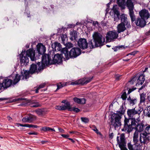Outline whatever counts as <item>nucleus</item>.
<instances>
[{"mask_svg":"<svg viewBox=\"0 0 150 150\" xmlns=\"http://www.w3.org/2000/svg\"><path fill=\"white\" fill-rule=\"evenodd\" d=\"M93 40H90L88 43L86 40L84 38H80L78 41V45L82 49H86L88 44L90 48L92 49L101 46L103 45L105 39L102 35L98 32H95L93 35Z\"/></svg>","mask_w":150,"mask_h":150,"instance_id":"f257e3e1","label":"nucleus"},{"mask_svg":"<svg viewBox=\"0 0 150 150\" xmlns=\"http://www.w3.org/2000/svg\"><path fill=\"white\" fill-rule=\"evenodd\" d=\"M62 61L61 55L58 54L55 55L52 61L50 55L44 54L42 56L41 62H38L37 64L39 66L38 69L41 70L43 69L45 66L51 65L52 63L58 64L62 63Z\"/></svg>","mask_w":150,"mask_h":150,"instance_id":"f03ea898","label":"nucleus"},{"mask_svg":"<svg viewBox=\"0 0 150 150\" xmlns=\"http://www.w3.org/2000/svg\"><path fill=\"white\" fill-rule=\"evenodd\" d=\"M29 73L28 71H25L21 75H19L18 74H16L13 80L6 78L3 80L2 83L5 89H6L10 87L12 85H15L18 83L21 79L23 80H26L29 77Z\"/></svg>","mask_w":150,"mask_h":150,"instance_id":"7ed1b4c3","label":"nucleus"},{"mask_svg":"<svg viewBox=\"0 0 150 150\" xmlns=\"http://www.w3.org/2000/svg\"><path fill=\"white\" fill-rule=\"evenodd\" d=\"M20 63L22 66L28 65L29 62V57L32 61L36 60L35 52L33 49L30 48L26 51H23L20 54Z\"/></svg>","mask_w":150,"mask_h":150,"instance_id":"20e7f679","label":"nucleus"},{"mask_svg":"<svg viewBox=\"0 0 150 150\" xmlns=\"http://www.w3.org/2000/svg\"><path fill=\"white\" fill-rule=\"evenodd\" d=\"M125 112V109L122 105L121 106L118 111H117V113L112 114L110 122L111 125H112L115 128L118 127L121 125V119Z\"/></svg>","mask_w":150,"mask_h":150,"instance_id":"39448f33","label":"nucleus"},{"mask_svg":"<svg viewBox=\"0 0 150 150\" xmlns=\"http://www.w3.org/2000/svg\"><path fill=\"white\" fill-rule=\"evenodd\" d=\"M62 54H64V57L67 60L70 58H76L81 53V50L78 47H74L69 52L67 48H64L62 50Z\"/></svg>","mask_w":150,"mask_h":150,"instance_id":"423d86ee","label":"nucleus"},{"mask_svg":"<svg viewBox=\"0 0 150 150\" xmlns=\"http://www.w3.org/2000/svg\"><path fill=\"white\" fill-rule=\"evenodd\" d=\"M142 110V109L139 107L138 109L135 107L131 109H129L127 111V115L129 117H131L132 118L136 117V116L137 117H139L140 114Z\"/></svg>","mask_w":150,"mask_h":150,"instance_id":"0eeeda50","label":"nucleus"},{"mask_svg":"<svg viewBox=\"0 0 150 150\" xmlns=\"http://www.w3.org/2000/svg\"><path fill=\"white\" fill-rule=\"evenodd\" d=\"M126 6L129 10V14L131 18V21L133 22L135 21L136 18L133 11L134 5L131 0H127Z\"/></svg>","mask_w":150,"mask_h":150,"instance_id":"6e6552de","label":"nucleus"},{"mask_svg":"<svg viewBox=\"0 0 150 150\" xmlns=\"http://www.w3.org/2000/svg\"><path fill=\"white\" fill-rule=\"evenodd\" d=\"M117 141L119 147L121 149L123 148H124V149L123 150L127 149L126 148H124L126 146V144L124 134H121L120 137L117 136Z\"/></svg>","mask_w":150,"mask_h":150,"instance_id":"1a4fd4ad","label":"nucleus"},{"mask_svg":"<svg viewBox=\"0 0 150 150\" xmlns=\"http://www.w3.org/2000/svg\"><path fill=\"white\" fill-rule=\"evenodd\" d=\"M118 33L116 31H110L108 32L106 36V38L108 42H113L117 38L118 36Z\"/></svg>","mask_w":150,"mask_h":150,"instance_id":"9d476101","label":"nucleus"},{"mask_svg":"<svg viewBox=\"0 0 150 150\" xmlns=\"http://www.w3.org/2000/svg\"><path fill=\"white\" fill-rule=\"evenodd\" d=\"M124 122V127L122 129V131L129 134L133 130L134 128L132 126L129 122V119L125 118Z\"/></svg>","mask_w":150,"mask_h":150,"instance_id":"9b49d317","label":"nucleus"},{"mask_svg":"<svg viewBox=\"0 0 150 150\" xmlns=\"http://www.w3.org/2000/svg\"><path fill=\"white\" fill-rule=\"evenodd\" d=\"M150 140V137L145 133H141L139 134V140L141 144H144L148 143Z\"/></svg>","mask_w":150,"mask_h":150,"instance_id":"f8f14e48","label":"nucleus"},{"mask_svg":"<svg viewBox=\"0 0 150 150\" xmlns=\"http://www.w3.org/2000/svg\"><path fill=\"white\" fill-rule=\"evenodd\" d=\"M121 23L125 24L126 27L128 28H131V26L130 22L128 21L127 18V16L124 13L122 14L120 16Z\"/></svg>","mask_w":150,"mask_h":150,"instance_id":"ddd939ff","label":"nucleus"},{"mask_svg":"<svg viewBox=\"0 0 150 150\" xmlns=\"http://www.w3.org/2000/svg\"><path fill=\"white\" fill-rule=\"evenodd\" d=\"M139 14L141 18L144 20L148 19L150 15L148 10L146 9H143L140 11Z\"/></svg>","mask_w":150,"mask_h":150,"instance_id":"4468645a","label":"nucleus"},{"mask_svg":"<svg viewBox=\"0 0 150 150\" xmlns=\"http://www.w3.org/2000/svg\"><path fill=\"white\" fill-rule=\"evenodd\" d=\"M116 5H114L112 10L114 12V21L115 22H117L119 19L120 13L117 10L116 7Z\"/></svg>","mask_w":150,"mask_h":150,"instance_id":"2eb2a0df","label":"nucleus"},{"mask_svg":"<svg viewBox=\"0 0 150 150\" xmlns=\"http://www.w3.org/2000/svg\"><path fill=\"white\" fill-rule=\"evenodd\" d=\"M37 51L39 54H42L46 51L45 47L41 44H38L37 46Z\"/></svg>","mask_w":150,"mask_h":150,"instance_id":"dca6fc26","label":"nucleus"},{"mask_svg":"<svg viewBox=\"0 0 150 150\" xmlns=\"http://www.w3.org/2000/svg\"><path fill=\"white\" fill-rule=\"evenodd\" d=\"M135 23L136 25L140 27H144L146 24L145 20L140 17L137 18L135 21Z\"/></svg>","mask_w":150,"mask_h":150,"instance_id":"f3484780","label":"nucleus"},{"mask_svg":"<svg viewBox=\"0 0 150 150\" xmlns=\"http://www.w3.org/2000/svg\"><path fill=\"white\" fill-rule=\"evenodd\" d=\"M139 117H136L131 119H129V122L132 127L133 126H136L139 123L140 120L139 119Z\"/></svg>","mask_w":150,"mask_h":150,"instance_id":"a211bd4d","label":"nucleus"},{"mask_svg":"<svg viewBox=\"0 0 150 150\" xmlns=\"http://www.w3.org/2000/svg\"><path fill=\"white\" fill-rule=\"evenodd\" d=\"M145 127L143 122H141L137 125L135 127L134 129L135 131L134 132H137L138 133L141 132L144 130V127Z\"/></svg>","mask_w":150,"mask_h":150,"instance_id":"6ab92c4d","label":"nucleus"},{"mask_svg":"<svg viewBox=\"0 0 150 150\" xmlns=\"http://www.w3.org/2000/svg\"><path fill=\"white\" fill-rule=\"evenodd\" d=\"M52 47L55 51H60L61 50V53L63 55L64 54H62V49L61 44L57 42H55L52 45Z\"/></svg>","mask_w":150,"mask_h":150,"instance_id":"aec40b11","label":"nucleus"},{"mask_svg":"<svg viewBox=\"0 0 150 150\" xmlns=\"http://www.w3.org/2000/svg\"><path fill=\"white\" fill-rule=\"evenodd\" d=\"M126 25L123 24L122 23H120L117 26V30L118 33H120L125 31L126 28L125 27Z\"/></svg>","mask_w":150,"mask_h":150,"instance_id":"412c9836","label":"nucleus"},{"mask_svg":"<svg viewBox=\"0 0 150 150\" xmlns=\"http://www.w3.org/2000/svg\"><path fill=\"white\" fill-rule=\"evenodd\" d=\"M36 118L35 116L31 115L27 117H23L22 119V121L24 122L30 123L33 121Z\"/></svg>","mask_w":150,"mask_h":150,"instance_id":"4be33fe9","label":"nucleus"},{"mask_svg":"<svg viewBox=\"0 0 150 150\" xmlns=\"http://www.w3.org/2000/svg\"><path fill=\"white\" fill-rule=\"evenodd\" d=\"M93 79V77L89 78H83L79 80L80 83L81 84L84 85L86 84L91 81Z\"/></svg>","mask_w":150,"mask_h":150,"instance_id":"5701e85b","label":"nucleus"},{"mask_svg":"<svg viewBox=\"0 0 150 150\" xmlns=\"http://www.w3.org/2000/svg\"><path fill=\"white\" fill-rule=\"evenodd\" d=\"M145 80V76L143 74L141 75L138 79L137 82V83L136 84V85H142L144 82Z\"/></svg>","mask_w":150,"mask_h":150,"instance_id":"b1692460","label":"nucleus"},{"mask_svg":"<svg viewBox=\"0 0 150 150\" xmlns=\"http://www.w3.org/2000/svg\"><path fill=\"white\" fill-rule=\"evenodd\" d=\"M74 101L78 104H84L86 103V100L84 98H79L75 97L74 98Z\"/></svg>","mask_w":150,"mask_h":150,"instance_id":"393cba45","label":"nucleus"},{"mask_svg":"<svg viewBox=\"0 0 150 150\" xmlns=\"http://www.w3.org/2000/svg\"><path fill=\"white\" fill-rule=\"evenodd\" d=\"M125 0H117V3L122 9L125 8Z\"/></svg>","mask_w":150,"mask_h":150,"instance_id":"a878e982","label":"nucleus"},{"mask_svg":"<svg viewBox=\"0 0 150 150\" xmlns=\"http://www.w3.org/2000/svg\"><path fill=\"white\" fill-rule=\"evenodd\" d=\"M139 133L137 132H134L133 137V141L134 143V145H136L139 142Z\"/></svg>","mask_w":150,"mask_h":150,"instance_id":"bb28decb","label":"nucleus"},{"mask_svg":"<svg viewBox=\"0 0 150 150\" xmlns=\"http://www.w3.org/2000/svg\"><path fill=\"white\" fill-rule=\"evenodd\" d=\"M37 69V65L32 64L30 66L29 72L30 74H33L35 72Z\"/></svg>","mask_w":150,"mask_h":150,"instance_id":"cd10ccee","label":"nucleus"},{"mask_svg":"<svg viewBox=\"0 0 150 150\" xmlns=\"http://www.w3.org/2000/svg\"><path fill=\"white\" fill-rule=\"evenodd\" d=\"M127 100L129 103V104L132 105H133L135 104L137 102V99L134 98V99H131L130 96L127 98Z\"/></svg>","mask_w":150,"mask_h":150,"instance_id":"c85d7f7f","label":"nucleus"},{"mask_svg":"<svg viewBox=\"0 0 150 150\" xmlns=\"http://www.w3.org/2000/svg\"><path fill=\"white\" fill-rule=\"evenodd\" d=\"M140 103H144L146 100V94L144 93H143L140 94Z\"/></svg>","mask_w":150,"mask_h":150,"instance_id":"c756f323","label":"nucleus"},{"mask_svg":"<svg viewBox=\"0 0 150 150\" xmlns=\"http://www.w3.org/2000/svg\"><path fill=\"white\" fill-rule=\"evenodd\" d=\"M63 107L64 108V110H68V111H70L71 110V106H70L69 102H67L64 104V105H62Z\"/></svg>","mask_w":150,"mask_h":150,"instance_id":"7c9ffc66","label":"nucleus"},{"mask_svg":"<svg viewBox=\"0 0 150 150\" xmlns=\"http://www.w3.org/2000/svg\"><path fill=\"white\" fill-rule=\"evenodd\" d=\"M18 126H22L23 127H34L35 128H37L38 127V126L36 125H30L28 124H26L24 125H23L19 123L18 124Z\"/></svg>","mask_w":150,"mask_h":150,"instance_id":"2f4dec72","label":"nucleus"},{"mask_svg":"<svg viewBox=\"0 0 150 150\" xmlns=\"http://www.w3.org/2000/svg\"><path fill=\"white\" fill-rule=\"evenodd\" d=\"M77 32L75 31H73L71 33V37L70 39L71 40H76L77 38Z\"/></svg>","mask_w":150,"mask_h":150,"instance_id":"473e14b6","label":"nucleus"},{"mask_svg":"<svg viewBox=\"0 0 150 150\" xmlns=\"http://www.w3.org/2000/svg\"><path fill=\"white\" fill-rule=\"evenodd\" d=\"M146 109H145L144 112L146 116L150 117V106H148Z\"/></svg>","mask_w":150,"mask_h":150,"instance_id":"72a5a7b5","label":"nucleus"},{"mask_svg":"<svg viewBox=\"0 0 150 150\" xmlns=\"http://www.w3.org/2000/svg\"><path fill=\"white\" fill-rule=\"evenodd\" d=\"M41 130L44 132L50 131V130L55 132V130L53 128H52L50 127H42Z\"/></svg>","mask_w":150,"mask_h":150,"instance_id":"f704fd0d","label":"nucleus"},{"mask_svg":"<svg viewBox=\"0 0 150 150\" xmlns=\"http://www.w3.org/2000/svg\"><path fill=\"white\" fill-rule=\"evenodd\" d=\"M145 126H146L144 129L145 132L147 134H150V125H145Z\"/></svg>","mask_w":150,"mask_h":150,"instance_id":"c9c22d12","label":"nucleus"},{"mask_svg":"<svg viewBox=\"0 0 150 150\" xmlns=\"http://www.w3.org/2000/svg\"><path fill=\"white\" fill-rule=\"evenodd\" d=\"M30 106L31 107H38L41 106V105L38 102H33L30 104Z\"/></svg>","mask_w":150,"mask_h":150,"instance_id":"e433bc0d","label":"nucleus"},{"mask_svg":"<svg viewBox=\"0 0 150 150\" xmlns=\"http://www.w3.org/2000/svg\"><path fill=\"white\" fill-rule=\"evenodd\" d=\"M81 119L82 122L85 124L88 123L89 122V119L87 117H81Z\"/></svg>","mask_w":150,"mask_h":150,"instance_id":"4c0bfd02","label":"nucleus"},{"mask_svg":"<svg viewBox=\"0 0 150 150\" xmlns=\"http://www.w3.org/2000/svg\"><path fill=\"white\" fill-rule=\"evenodd\" d=\"M35 112L38 115H42L43 113V111L41 109H38L35 111Z\"/></svg>","mask_w":150,"mask_h":150,"instance_id":"58836bf2","label":"nucleus"},{"mask_svg":"<svg viewBox=\"0 0 150 150\" xmlns=\"http://www.w3.org/2000/svg\"><path fill=\"white\" fill-rule=\"evenodd\" d=\"M66 85V84H62L61 83H58L57 85V90L60 89L63 87L65 86Z\"/></svg>","mask_w":150,"mask_h":150,"instance_id":"ea45409f","label":"nucleus"},{"mask_svg":"<svg viewBox=\"0 0 150 150\" xmlns=\"http://www.w3.org/2000/svg\"><path fill=\"white\" fill-rule=\"evenodd\" d=\"M71 110H70V111H74L76 112H79L80 111V110L79 108L75 107L71 108Z\"/></svg>","mask_w":150,"mask_h":150,"instance_id":"a19ab883","label":"nucleus"},{"mask_svg":"<svg viewBox=\"0 0 150 150\" xmlns=\"http://www.w3.org/2000/svg\"><path fill=\"white\" fill-rule=\"evenodd\" d=\"M127 146L129 150H134L133 145L131 144V142L127 144Z\"/></svg>","mask_w":150,"mask_h":150,"instance_id":"79ce46f5","label":"nucleus"},{"mask_svg":"<svg viewBox=\"0 0 150 150\" xmlns=\"http://www.w3.org/2000/svg\"><path fill=\"white\" fill-rule=\"evenodd\" d=\"M121 98L123 100H126L127 98V94L126 92L124 91L121 95Z\"/></svg>","mask_w":150,"mask_h":150,"instance_id":"37998d69","label":"nucleus"},{"mask_svg":"<svg viewBox=\"0 0 150 150\" xmlns=\"http://www.w3.org/2000/svg\"><path fill=\"white\" fill-rule=\"evenodd\" d=\"M55 109L60 110H64V108L63 107L62 105V106H56L55 107Z\"/></svg>","mask_w":150,"mask_h":150,"instance_id":"c03bdc74","label":"nucleus"},{"mask_svg":"<svg viewBox=\"0 0 150 150\" xmlns=\"http://www.w3.org/2000/svg\"><path fill=\"white\" fill-rule=\"evenodd\" d=\"M136 89V88H132L129 89L128 90V89L127 88V90L128 91V93H127V95L129 94L131 92H132L135 90Z\"/></svg>","mask_w":150,"mask_h":150,"instance_id":"a18cd8bd","label":"nucleus"},{"mask_svg":"<svg viewBox=\"0 0 150 150\" xmlns=\"http://www.w3.org/2000/svg\"><path fill=\"white\" fill-rule=\"evenodd\" d=\"M73 46V44L71 42H68L66 44V47L68 48H71Z\"/></svg>","mask_w":150,"mask_h":150,"instance_id":"49530a36","label":"nucleus"},{"mask_svg":"<svg viewBox=\"0 0 150 150\" xmlns=\"http://www.w3.org/2000/svg\"><path fill=\"white\" fill-rule=\"evenodd\" d=\"M5 89L2 83L0 82V92L3 91Z\"/></svg>","mask_w":150,"mask_h":150,"instance_id":"de8ad7c7","label":"nucleus"},{"mask_svg":"<svg viewBox=\"0 0 150 150\" xmlns=\"http://www.w3.org/2000/svg\"><path fill=\"white\" fill-rule=\"evenodd\" d=\"M79 83L80 81L79 80L78 81H76L75 82H72L71 84L73 85L81 84V83Z\"/></svg>","mask_w":150,"mask_h":150,"instance_id":"09e8293b","label":"nucleus"},{"mask_svg":"<svg viewBox=\"0 0 150 150\" xmlns=\"http://www.w3.org/2000/svg\"><path fill=\"white\" fill-rule=\"evenodd\" d=\"M45 83H43V84H41L39 86H38V89H40L41 88H42L44 87L45 86Z\"/></svg>","mask_w":150,"mask_h":150,"instance_id":"8fccbe9b","label":"nucleus"},{"mask_svg":"<svg viewBox=\"0 0 150 150\" xmlns=\"http://www.w3.org/2000/svg\"><path fill=\"white\" fill-rule=\"evenodd\" d=\"M61 136L63 137L66 138H68V137H69V135L68 134H62Z\"/></svg>","mask_w":150,"mask_h":150,"instance_id":"3c124183","label":"nucleus"},{"mask_svg":"<svg viewBox=\"0 0 150 150\" xmlns=\"http://www.w3.org/2000/svg\"><path fill=\"white\" fill-rule=\"evenodd\" d=\"M28 134L29 135H37L38 134V133L35 132H30L28 133Z\"/></svg>","mask_w":150,"mask_h":150,"instance_id":"603ef678","label":"nucleus"},{"mask_svg":"<svg viewBox=\"0 0 150 150\" xmlns=\"http://www.w3.org/2000/svg\"><path fill=\"white\" fill-rule=\"evenodd\" d=\"M136 53V52L134 51L129 53L127 55H134Z\"/></svg>","mask_w":150,"mask_h":150,"instance_id":"864d4df0","label":"nucleus"},{"mask_svg":"<svg viewBox=\"0 0 150 150\" xmlns=\"http://www.w3.org/2000/svg\"><path fill=\"white\" fill-rule=\"evenodd\" d=\"M95 130L96 131H95V132H96V133L97 134H99L100 135H102L101 133L100 132H99L98 130V129H97V128H96Z\"/></svg>","mask_w":150,"mask_h":150,"instance_id":"5fc2aeb1","label":"nucleus"},{"mask_svg":"<svg viewBox=\"0 0 150 150\" xmlns=\"http://www.w3.org/2000/svg\"><path fill=\"white\" fill-rule=\"evenodd\" d=\"M113 133H111L110 134H109V137L111 139H112L113 138Z\"/></svg>","mask_w":150,"mask_h":150,"instance_id":"6e6d98bb","label":"nucleus"},{"mask_svg":"<svg viewBox=\"0 0 150 150\" xmlns=\"http://www.w3.org/2000/svg\"><path fill=\"white\" fill-rule=\"evenodd\" d=\"M7 119L10 121H11L12 120V118L9 116L7 117Z\"/></svg>","mask_w":150,"mask_h":150,"instance_id":"4d7b16f0","label":"nucleus"},{"mask_svg":"<svg viewBox=\"0 0 150 150\" xmlns=\"http://www.w3.org/2000/svg\"><path fill=\"white\" fill-rule=\"evenodd\" d=\"M98 22L97 21H93V24L94 25H95L96 24H98Z\"/></svg>","mask_w":150,"mask_h":150,"instance_id":"13d9d810","label":"nucleus"},{"mask_svg":"<svg viewBox=\"0 0 150 150\" xmlns=\"http://www.w3.org/2000/svg\"><path fill=\"white\" fill-rule=\"evenodd\" d=\"M59 131L60 132H64V130L61 129V128H59Z\"/></svg>","mask_w":150,"mask_h":150,"instance_id":"bf43d9fd","label":"nucleus"},{"mask_svg":"<svg viewBox=\"0 0 150 150\" xmlns=\"http://www.w3.org/2000/svg\"><path fill=\"white\" fill-rule=\"evenodd\" d=\"M120 76H119L118 75H117L115 76V79L117 80H119V78L120 77Z\"/></svg>","mask_w":150,"mask_h":150,"instance_id":"052dcab7","label":"nucleus"},{"mask_svg":"<svg viewBox=\"0 0 150 150\" xmlns=\"http://www.w3.org/2000/svg\"><path fill=\"white\" fill-rule=\"evenodd\" d=\"M146 100H147L149 101H150V96L149 95L147 96Z\"/></svg>","mask_w":150,"mask_h":150,"instance_id":"680f3d73","label":"nucleus"},{"mask_svg":"<svg viewBox=\"0 0 150 150\" xmlns=\"http://www.w3.org/2000/svg\"><path fill=\"white\" fill-rule=\"evenodd\" d=\"M148 69V67H146L144 69V70L143 71V72H145L147 71V69Z\"/></svg>","mask_w":150,"mask_h":150,"instance_id":"e2e57ef3","label":"nucleus"},{"mask_svg":"<svg viewBox=\"0 0 150 150\" xmlns=\"http://www.w3.org/2000/svg\"><path fill=\"white\" fill-rule=\"evenodd\" d=\"M47 142V141H42L41 142V143L42 144H44L46 143Z\"/></svg>","mask_w":150,"mask_h":150,"instance_id":"0e129e2a","label":"nucleus"},{"mask_svg":"<svg viewBox=\"0 0 150 150\" xmlns=\"http://www.w3.org/2000/svg\"><path fill=\"white\" fill-rule=\"evenodd\" d=\"M136 77H134L131 80V81H132V82H134V80H135V78H136Z\"/></svg>","mask_w":150,"mask_h":150,"instance_id":"69168bd1","label":"nucleus"},{"mask_svg":"<svg viewBox=\"0 0 150 150\" xmlns=\"http://www.w3.org/2000/svg\"><path fill=\"white\" fill-rule=\"evenodd\" d=\"M69 140H71V141L73 142V143H74L75 142V141L72 139L71 138H68Z\"/></svg>","mask_w":150,"mask_h":150,"instance_id":"338daca9","label":"nucleus"},{"mask_svg":"<svg viewBox=\"0 0 150 150\" xmlns=\"http://www.w3.org/2000/svg\"><path fill=\"white\" fill-rule=\"evenodd\" d=\"M147 35H150V30L146 33Z\"/></svg>","mask_w":150,"mask_h":150,"instance_id":"774afa93","label":"nucleus"}]
</instances>
